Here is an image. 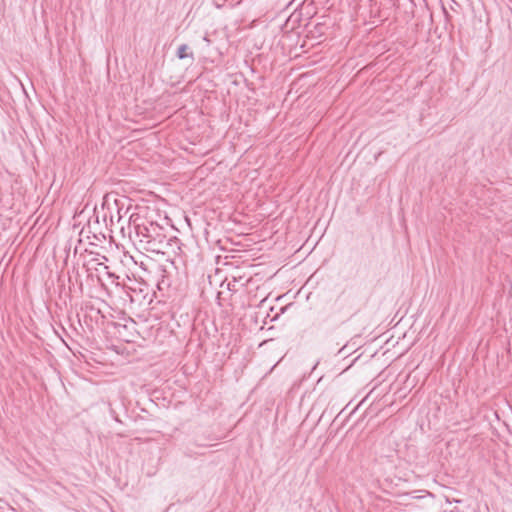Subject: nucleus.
<instances>
[{
  "label": "nucleus",
  "mask_w": 512,
  "mask_h": 512,
  "mask_svg": "<svg viewBox=\"0 0 512 512\" xmlns=\"http://www.w3.org/2000/svg\"><path fill=\"white\" fill-rule=\"evenodd\" d=\"M130 229V236L134 233V241L146 251L164 254L166 249H179V239L176 236H168L166 229L156 222L132 215Z\"/></svg>",
  "instance_id": "f257e3e1"
},
{
  "label": "nucleus",
  "mask_w": 512,
  "mask_h": 512,
  "mask_svg": "<svg viewBox=\"0 0 512 512\" xmlns=\"http://www.w3.org/2000/svg\"><path fill=\"white\" fill-rule=\"evenodd\" d=\"M188 48H189V47H188V45H186V44H182V45H180V46L178 47V49H177V57H178L179 59H185V58H188V57H190V58H192V59H193V57H194V56H193V53H192V52H191V53H189V54L187 53Z\"/></svg>",
  "instance_id": "f03ea898"
},
{
  "label": "nucleus",
  "mask_w": 512,
  "mask_h": 512,
  "mask_svg": "<svg viewBox=\"0 0 512 512\" xmlns=\"http://www.w3.org/2000/svg\"><path fill=\"white\" fill-rule=\"evenodd\" d=\"M448 3L450 4V8H451V9H453V10L455 9L453 5H456V6H458V7H459V2H458V1H455V2H448Z\"/></svg>",
  "instance_id": "7ed1b4c3"
},
{
  "label": "nucleus",
  "mask_w": 512,
  "mask_h": 512,
  "mask_svg": "<svg viewBox=\"0 0 512 512\" xmlns=\"http://www.w3.org/2000/svg\"><path fill=\"white\" fill-rule=\"evenodd\" d=\"M203 40L207 43V45L211 44V40L209 39L208 35H204Z\"/></svg>",
  "instance_id": "20e7f679"
},
{
  "label": "nucleus",
  "mask_w": 512,
  "mask_h": 512,
  "mask_svg": "<svg viewBox=\"0 0 512 512\" xmlns=\"http://www.w3.org/2000/svg\"><path fill=\"white\" fill-rule=\"evenodd\" d=\"M215 5H216V7H217L218 9H220V8H222V7H223V5H222V4H219L218 2H215Z\"/></svg>",
  "instance_id": "39448f33"
},
{
  "label": "nucleus",
  "mask_w": 512,
  "mask_h": 512,
  "mask_svg": "<svg viewBox=\"0 0 512 512\" xmlns=\"http://www.w3.org/2000/svg\"><path fill=\"white\" fill-rule=\"evenodd\" d=\"M441 4V7L442 9L444 10V12L446 11V6L444 5V2H439Z\"/></svg>",
  "instance_id": "423d86ee"
},
{
  "label": "nucleus",
  "mask_w": 512,
  "mask_h": 512,
  "mask_svg": "<svg viewBox=\"0 0 512 512\" xmlns=\"http://www.w3.org/2000/svg\"><path fill=\"white\" fill-rule=\"evenodd\" d=\"M305 2H300V4L296 7V9L299 7V6H302L304 5Z\"/></svg>",
  "instance_id": "0eeeda50"
},
{
  "label": "nucleus",
  "mask_w": 512,
  "mask_h": 512,
  "mask_svg": "<svg viewBox=\"0 0 512 512\" xmlns=\"http://www.w3.org/2000/svg\"><path fill=\"white\" fill-rule=\"evenodd\" d=\"M115 421L119 422V419L117 416L114 417Z\"/></svg>",
  "instance_id": "6e6552de"
}]
</instances>
